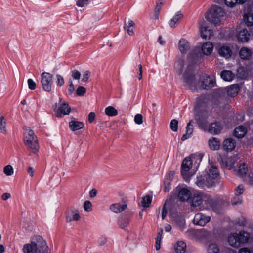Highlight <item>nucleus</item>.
<instances>
[{
	"label": "nucleus",
	"instance_id": "c85d7f7f",
	"mask_svg": "<svg viewBox=\"0 0 253 253\" xmlns=\"http://www.w3.org/2000/svg\"><path fill=\"white\" fill-rule=\"evenodd\" d=\"M213 45L210 42L204 43L201 48V50L204 55H208L211 54L213 50Z\"/></svg>",
	"mask_w": 253,
	"mask_h": 253
},
{
	"label": "nucleus",
	"instance_id": "a211bd4d",
	"mask_svg": "<svg viewBox=\"0 0 253 253\" xmlns=\"http://www.w3.org/2000/svg\"><path fill=\"white\" fill-rule=\"evenodd\" d=\"M71 111L69 104L65 102L61 103L58 109L55 112V115L57 117H62V115H67Z\"/></svg>",
	"mask_w": 253,
	"mask_h": 253
},
{
	"label": "nucleus",
	"instance_id": "c03bdc74",
	"mask_svg": "<svg viewBox=\"0 0 253 253\" xmlns=\"http://www.w3.org/2000/svg\"><path fill=\"white\" fill-rule=\"evenodd\" d=\"M56 83L57 85L59 87L63 86L65 83L63 77L59 74H57L56 76Z\"/></svg>",
	"mask_w": 253,
	"mask_h": 253
},
{
	"label": "nucleus",
	"instance_id": "37998d69",
	"mask_svg": "<svg viewBox=\"0 0 253 253\" xmlns=\"http://www.w3.org/2000/svg\"><path fill=\"white\" fill-rule=\"evenodd\" d=\"M174 221L180 227H182L185 224V220L183 217L181 216H176L174 217Z\"/></svg>",
	"mask_w": 253,
	"mask_h": 253
},
{
	"label": "nucleus",
	"instance_id": "338daca9",
	"mask_svg": "<svg viewBox=\"0 0 253 253\" xmlns=\"http://www.w3.org/2000/svg\"><path fill=\"white\" fill-rule=\"evenodd\" d=\"M247 183L253 185V173L252 174V175L250 174L249 175L248 178L246 179Z\"/></svg>",
	"mask_w": 253,
	"mask_h": 253
},
{
	"label": "nucleus",
	"instance_id": "cd10ccee",
	"mask_svg": "<svg viewBox=\"0 0 253 253\" xmlns=\"http://www.w3.org/2000/svg\"><path fill=\"white\" fill-rule=\"evenodd\" d=\"M247 131L246 127L241 125L235 129L234 134V136L238 138H242L245 136Z\"/></svg>",
	"mask_w": 253,
	"mask_h": 253
},
{
	"label": "nucleus",
	"instance_id": "09e8293b",
	"mask_svg": "<svg viewBox=\"0 0 253 253\" xmlns=\"http://www.w3.org/2000/svg\"><path fill=\"white\" fill-rule=\"evenodd\" d=\"M135 123L140 125L143 123V116L140 114H137L134 117Z\"/></svg>",
	"mask_w": 253,
	"mask_h": 253
},
{
	"label": "nucleus",
	"instance_id": "2eb2a0df",
	"mask_svg": "<svg viewBox=\"0 0 253 253\" xmlns=\"http://www.w3.org/2000/svg\"><path fill=\"white\" fill-rule=\"evenodd\" d=\"M247 171L248 167L246 164L243 163L240 165L239 168L235 170V172H236V174L244 178V180L247 182L246 179L250 174L252 175V174L253 173L252 172H251L247 175Z\"/></svg>",
	"mask_w": 253,
	"mask_h": 253
},
{
	"label": "nucleus",
	"instance_id": "de8ad7c7",
	"mask_svg": "<svg viewBox=\"0 0 253 253\" xmlns=\"http://www.w3.org/2000/svg\"><path fill=\"white\" fill-rule=\"evenodd\" d=\"M92 204L89 201H85L84 203V209L87 212L92 210Z\"/></svg>",
	"mask_w": 253,
	"mask_h": 253
},
{
	"label": "nucleus",
	"instance_id": "8fccbe9b",
	"mask_svg": "<svg viewBox=\"0 0 253 253\" xmlns=\"http://www.w3.org/2000/svg\"><path fill=\"white\" fill-rule=\"evenodd\" d=\"M28 84L29 88L32 90L35 89L36 87V84L35 82L32 79H29L28 80Z\"/></svg>",
	"mask_w": 253,
	"mask_h": 253
},
{
	"label": "nucleus",
	"instance_id": "a19ab883",
	"mask_svg": "<svg viewBox=\"0 0 253 253\" xmlns=\"http://www.w3.org/2000/svg\"><path fill=\"white\" fill-rule=\"evenodd\" d=\"M152 202V198L149 196H146L142 198V204L144 207H149L150 204Z\"/></svg>",
	"mask_w": 253,
	"mask_h": 253
},
{
	"label": "nucleus",
	"instance_id": "774afa93",
	"mask_svg": "<svg viewBox=\"0 0 253 253\" xmlns=\"http://www.w3.org/2000/svg\"><path fill=\"white\" fill-rule=\"evenodd\" d=\"M239 253H251V251L248 248L244 247L240 250Z\"/></svg>",
	"mask_w": 253,
	"mask_h": 253
},
{
	"label": "nucleus",
	"instance_id": "7c9ffc66",
	"mask_svg": "<svg viewBox=\"0 0 253 253\" xmlns=\"http://www.w3.org/2000/svg\"><path fill=\"white\" fill-rule=\"evenodd\" d=\"M220 145V141L218 138L213 137L209 140V146L211 150H217L219 149Z\"/></svg>",
	"mask_w": 253,
	"mask_h": 253
},
{
	"label": "nucleus",
	"instance_id": "f3484780",
	"mask_svg": "<svg viewBox=\"0 0 253 253\" xmlns=\"http://www.w3.org/2000/svg\"><path fill=\"white\" fill-rule=\"evenodd\" d=\"M80 218V216L78 211L74 208H72L66 213V220L67 222H71L72 221H78Z\"/></svg>",
	"mask_w": 253,
	"mask_h": 253
},
{
	"label": "nucleus",
	"instance_id": "0eeeda50",
	"mask_svg": "<svg viewBox=\"0 0 253 253\" xmlns=\"http://www.w3.org/2000/svg\"><path fill=\"white\" fill-rule=\"evenodd\" d=\"M250 238V234L247 232L241 231L238 234H230L228 238L229 244L232 247H238L241 244L248 242Z\"/></svg>",
	"mask_w": 253,
	"mask_h": 253
},
{
	"label": "nucleus",
	"instance_id": "f257e3e1",
	"mask_svg": "<svg viewBox=\"0 0 253 253\" xmlns=\"http://www.w3.org/2000/svg\"><path fill=\"white\" fill-rule=\"evenodd\" d=\"M201 57V53L198 52L197 50H194L188 55L187 57L189 64L183 75V79L184 82L189 86L191 89H193V88L195 89L196 85L192 64L197 63Z\"/></svg>",
	"mask_w": 253,
	"mask_h": 253
},
{
	"label": "nucleus",
	"instance_id": "e433bc0d",
	"mask_svg": "<svg viewBox=\"0 0 253 253\" xmlns=\"http://www.w3.org/2000/svg\"><path fill=\"white\" fill-rule=\"evenodd\" d=\"M129 221H130V218L129 217H127V216L122 217L121 218H120L119 219L118 224H119V226L121 228L124 229L129 224Z\"/></svg>",
	"mask_w": 253,
	"mask_h": 253
},
{
	"label": "nucleus",
	"instance_id": "2f4dec72",
	"mask_svg": "<svg viewBox=\"0 0 253 253\" xmlns=\"http://www.w3.org/2000/svg\"><path fill=\"white\" fill-rule=\"evenodd\" d=\"M134 23L131 20L128 19L127 22H125L124 28L130 36H132L134 34Z\"/></svg>",
	"mask_w": 253,
	"mask_h": 253
},
{
	"label": "nucleus",
	"instance_id": "412c9836",
	"mask_svg": "<svg viewBox=\"0 0 253 253\" xmlns=\"http://www.w3.org/2000/svg\"><path fill=\"white\" fill-rule=\"evenodd\" d=\"M237 158L236 156H233L228 157L224 160L222 159V162L226 168L228 169H232L235 164L237 163Z\"/></svg>",
	"mask_w": 253,
	"mask_h": 253
},
{
	"label": "nucleus",
	"instance_id": "13d9d810",
	"mask_svg": "<svg viewBox=\"0 0 253 253\" xmlns=\"http://www.w3.org/2000/svg\"><path fill=\"white\" fill-rule=\"evenodd\" d=\"M89 0H77L76 5L81 7L84 6L87 4Z\"/></svg>",
	"mask_w": 253,
	"mask_h": 253
},
{
	"label": "nucleus",
	"instance_id": "393cba45",
	"mask_svg": "<svg viewBox=\"0 0 253 253\" xmlns=\"http://www.w3.org/2000/svg\"><path fill=\"white\" fill-rule=\"evenodd\" d=\"M244 21L248 26H251L253 24V13L250 11V8L248 6L247 12L245 13L243 17Z\"/></svg>",
	"mask_w": 253,
	"mask_h": 253
},
{
	"label": "nucleus",
	"instance_id": "dca6fc26",
	"mask_svg": "<svg viewBox=\"0 0 253 253\" xmlns=\"http://www.w3.org/2000/svg\"><path fill=\"white\" fill-rule=\"evenodd\" d=\"M238 41L241 42H247L250 38H253V33L250 32L246 29L240 31L237 35Z\"/></svg>",
	"mask_w": 253,
	"mask_h": 253
},
{
	"label": "nucleus",
	"instance_id": "0e129e2a",
	"mask_svg": "<svg viewBox=\"0 0 253 253\" xmlns=\"http://www.w3.org/2000/svg\"><path fill=\"white\" fill-rule=\"evenodd\" d=\"M166 203H165L162 209V217L163 219H164L167 215V211L166 208Z\"/></svg>",
	"mask_w": 253,
	"mask_h": 253
},
{
	"label": "nucleus",
	"instance_id": "ddd939ff",
	"mask_svg": "<svg viewBox=\"0 0 253 253\" xmlns=\"http://www.w3.org/2000/svg\"><path fill=\"white\" fill-rule=\"evenodd\" d=\"M176 190L178 192L177 197L179 200L186 201L190 200L192 194L187 187L178 186L176 188Z\"/></svg>",
	"mask_w": 253,
	"mask_h": 253
},
{
	"label": "nucleus",
	"instance_id": "49530a36",
	"mask_svg": "<svg viewBox=\"0 0 253 253\" xmlns=\"http://www.w3.org/2000/svg\"><path fill=\"white\" fill-rule=\"evenodd\" d=\"M85 92L86 89L83 86H79L76 90V93L78 96H84Z\"/></svg>",
	"mask_w": 253,
	"mask_h": 253
},
{
	"label": "nucleus",
	"instance_id": "aec40b11",
	"mask_svg": "<svg viewBox=\"0 0 253 253\" xmlns=\"http://www.w3.org/2000/svg\"><path fill=\"white\" fill-rule=\"evenodd\" d=\"M222 128L221 123L219 122H214L211 123L207 127V131L213 134H217L219 133Z\"/></svg>",
	"mask_w": 253,
	"mask_h": 253
},
{
	"label": "nucleus",
	"instance_id": "bb28decb",
	"mask_svg": "<svg viewBox=\"0 0 253 253\" xmlns=\"http://www.w3.org/2000/svg\"><path fill=\"white\" fill-rule=\"evenodd\" d=\"M178 47L181 53L184 54L189 49L190 45L187 40L181 39L179 41Z\"/></svg>",
	"mask_w": 253,
	"mask_h": 253
},
{
	"label": "nucleus",
	"instance_id": "864d4df0",
	"mask_svg": "<svg viewBox=\"0 0 253 253\" xmlns=\"http://www.w3.org/2000/svg\"><path fill=\"white\" fill-rule=\"evenodd\" d=\"M226 5L229 7H233L237 3V0H224Z\"/></svg>",
	"mask_w": 253,
	"mask_h": 253
},
{
	"label": "nucleus",
	"instance_id": "a18cd8bd",
	"mask_svg": "<svg viewBox=\"0 0 253 253\" xmlns=\"http://www.w3.org/2000/svg\"><path fill=\"white\" fill-rule=\"evenodd\" d=\"M178 121L176 119H173L171 121L170 126L171 129L175 132L177 130Z\"/></svg>",
	"mask_w": 253,
	"mask_h": 253
},
{
	"label": "nucleus",
	"instance_id": "69168bd1",
	"mask_svg": "<svg viewBox=\"0 0 253 253\" xmlns=\"http://www.w3.org/2000/svg\"><path fill=\"white\" fill-rule=\"evenodd\" d=\"M95 114L94 112H90L88 115V121L89 123H92L94 120Z\"/></svg>",
	"mask_w": 253,
	"mask_h": 253
},
{
	"label": "nucleus",
	"instance_id": "9b49d317",
	"mask_svg": "<svg viewBox=\"0 0 253 253\" xmlns=\"http://www.w3.org/2000/svg\"><path fill=\"white\" fill-rule=\"evenodd\" d=\"M201 87L203 89L208 90L213 87L216 83L214 79L210 76H202L200 78Z\"/></svg>",
	"mask_w": 253,
	"mask_h": 253
},
{
	"label": "nucleus",
	"instance_id": "79ce46f5",
	"mask_svg": "<svg viewBox=\"0 0 253 253\" xmlns=\"http://www.w3.org/2000/svg\"><path fill=\"white\" fill-rule=\"evenodd\" d=\"M3 172L7 176L12 175L13 174V169L11 165H7L4 167Z\"/></svg>",
	"mask_w": 253,
	"mask_h": 253
},
{
	"label": "nucleus",
	"instance_id": "bf43d9fd",
	"mask_svg": "<svg viewBox=\"0 0 253 253\" xmlns=\"http://www.w3.org/2000/svg\"><path fill=\"white\" fill-rule=\"evenodd\" d=\"M174 171H169L166 176L165 177V180H169V181L171 182L172 179H173V177L174 175Z\"/></svg>",
	"mask_w": 253,
	"mask_h": 253
},
{
	"label": "nucleus",
	"instance_id": "e2e57ef3",
	"mask_svg": "<svg viewBox=\"0 0 253 253\" xmlns=\"http://www.w3.org/2000/svg\"><path fill=\"white\" fill-rule=\"evenodd\" d=\"M107 242V238L105 237L101 236L98 240V244L100 246L104 245Z\"/></svg>",
	"mask_w": 253,
	"mask_h": 253
},
{
	"label": "nucleus",
	"instance_id": "423d86ee",
	"mask_svg": "<svg viewBox=\"0 0 253 253\" xmlns=\"http://www.w3.org/2000/svg\"><path fill=\"white\" fill-rule=\"evenodd\" d=\"M205 99L204 96H201L197 98L194 108L196 109L195 114V119L200 128L204 131L207 130L208 121L207 117L202 114V113L199 112L198 110L202 106V103Z\"/></svg>",
	"mask_w": 253,
	"mask_h": 253
},
{
	"label": "nucleus",
	"instance_id": "603ef678",
	"mask_svg": "<svg viewBox=\"0 0 253 253\" xmlns=\"http://www.w3.org/2000/svg\"><path fill=\"white\" fill-rule=\"evenodd\" d=\"M71 76L74 79L79 80L80 78L81 73L79 71L74 70L71 71Z\"/></svg>",
	"mask_w": 253,
	"mask_h": 253
},
{
	"label": "nucleus",
	"instance_id": "4d7b16f0",
	"mask_svg": "<svg viewBox=\"0 0 253 253\" xmlns=\"http://www.w3.org/2000/svg\"><path fill=\"white\" fill-rule=\"evenodd\" d=\"M170 183L171 182L169 181V180H164V191L165 192H169L170 189Z\"/></svg>",
	"mask_w": 253,
	"mask_h": 253
},
{
	"label": "nucleus",
	"instance_id": "b1692460",
	"mask_svg": "<svg viewBox=\"0 0 253 253\" xmlns=\"http://www.w3.org/2000/svg\"><path fill=\"white\" fill-rule=\"evenodd\" d=\"M84 126V124L82 122H79L76 120L75 118H73L69 122V127L72 131L79 130Z\"/></svg>",
	"mask_w": 253,
	"mask_h": 253
},
{
	"label": "nucleus",
	"instance_id": "052dcab7",
	"mask_svg": "<svg viewBox=\"0 0 253 253\" xmlns=\"http://www.w3.org/2000/svg\"><path fill=\"white\" fill-rule=\"evenodd\" d=\"M70 84L68 87V91L69 95H71L73 92L74 91L75 88L73 84L72 81L71 80H69Z\"/></svg>",
	"mask_w": 253,
	"mask_h": 253
},
{
	"label": "nucleus",
	"instance_id": "1a4fd4ad",
	"mask_svg": "<svg viewBox=\"0 0 253 253\" xmlns=\"http://www.w3.org/2000/svg\"><path fill=\"white\" fill-rule=\"evenodd\" d=\"M41 83L43 89L46 92H50L53 83V75L48 72H42L41 74Z\"/></svg>",
	"mask_w": 253,
	"mask_h": 253
},
{
	"label": "nucleus",
	"instance_id": "ea45409f",
	"mask_svg": "<svg viewBox=\"0 0 253 253\" xmlns=\"http://www.w3.org/2000/svg\"><path fill=\"white\" fill-rule=\"evenodd\" d=\"M219 248L216 244H211L208 248V253H218Z\"/></svg>",
	"mask_w": 253,
	"mask_h": 253
},
{
	"label": "nucleus",
	"instance_id": "3c124183",
	"mask_svg": "<svg viewBox=\"0 0 253 253\" xmlns=\"http://www.w3.org/2000/svg\"><path fill=\"white\" fill-rule=\"evenodd\" d=\"M242 201L241 198L239 196H235L232 198L231 202L232 205H237L241 203Z\"/></svg>",
	"mask_w": 253,
	"mask_h": 253
},
{
	"label": "nucleus",
	"instance_id": "473e14b6",
	"mask_svg": "<svg viewBox=\"0 0 253 253\" xmlns=\"http://www.w3.org/2000/svg\"><path fill=\"white\" fill-rule=\"evenodd\" d=\"M226 89L228 96L234 97L238 93L239 87L237 84H233L229 86Z\"/></svg>",
	"mask_w": 253,
	"mask_h": 253
},
{
	"label": "nucleus",
	"instance_id": "6ab92c4d",
	"mask_svg": "<svg viewBox=\"0 0 253 253\" xmlns=\"http://www.w3.org/2000/svg\"><path fill=\"white\" fill-rule=\"evenodd\" d=\"M217 50L219 54L226 59L230 58L232 55V50L227 45L219 44Z\"/></svg>",
	"mask_w": 253,
	"mask_h": 253
},
{
	"label": "nucleus",
	"instance_id": "5701e85b",
	"mask_svg": "<svg viewBox=\"0 0 253 253\" xmlns=\"http://www.w3.org/2000/svg\"><path fill=\"white\" fill-rule=\"evenodd\" d=\"M127 208L126 204H121L120 203H115L112 204L110 207V209L113 212L116 213H119L124 211Z\"/></svg>",
	"mask_w": 253,
	"mask_h": 253
},
{
	"label": "nucleus",
	"instance_id": "c9c22d12",
	"mask_svg": "<svg viewBox=\"0 0 253 253\" xmlns=\"http://www.w3.org/2000/svg\"><path fill=\"white\" fill-rule=\"evenodd\" d=\"M186 247V244L183 241H178L175 246V250L177 253H184Z\"/></svg>",
	"mask_w": 253,
	"mask_h": 253
},
{
	"label": "nucleus",
	"instance_id": "f704fd0d",
	"mask_svg": "<svg viewBox=\"0 0 253 253\" xmlns=\"http://www.w3.org/2000/svg\"><path fill=\"white\" fill-rule=\"evenodd\" d=\"M183 15L180 12H177L176 15L170 20L169 24L172 28L175 27V25L178 23L179 21L182 19Z\"/></svg>",
	"mask_w": 253,
	"mask_h": 253
},
{
	"label": "nucleus",
	"instance_id": "4be33fe9",
	"mask_svg": "<svg viewBox=\"0 0 253 253\" xmlns=\"http://www.w3.org/2000/svg\"><path fill=\"white\" fill-rule=\"evenodd\" d=\"M239 55L242 59L250 60L252 55V51L247 47H242L239 52Z\"/></svg>",
	"mask_w": 253,
	"mask_h": 253
},
{
	"label": "nucleus",
	"instance_id": "c756f323",
	"mask_svg": "<svg viewBox=\"0 0 253 253\" xmlns=\"http://www.w3.org/2000/svg\"><path fill=\"white\" fill-rule=\"evenodd\" d=\"M191 122L192 121H190L187 125L186 133L182 135L181 137L182 141H185L192 136L193 131V125H191Z\"/></svg>",
	"mask_w": 253,
	"mask_h": 253
},
{
	"label": "nucleus",
	"instance_id": "a878e982",
	"mask_svg": "<svg viewBox=\"0 0 253 253\" xmlns=\"http://www.w3.org/2000/svg\"><path fill=\"white\" fill-rule=\"evenodd\" d=\"M235 141L232 138L225 139L223 143V147L227 151H231L235 147Z\"/></svg>",
	"mask_w": 253,
	"mask_h": 253
},
{
	"label": "nucleus",
	"instance_id": "4c0bfd02",
	"mask_svg": "<svg viewBox=\"0 0 253 253\" xmlns=\"http://www.w3.org/2000/svg\"><path fill=\"white\" fill-rule=\"evenodd\" d=\"M6 121L3 116L0 117V130L1 132L3 134H6Z\"/></svg>",
	"mask_w": 253,
	"mask_h": 253
},
{
	"label": "nucleus",
	"instance_id": "680f3d73",
	"mask_svg": "<svg viewBox=\"0 0 253 253\" xmlns=\"http://www.w3.org/2000/svg\"><path fill=\"white\" fill-rule=\"evenodd\" d=\"M90 76V72L88 70L86 71L83 74V78L82 81L86 82Z\"/></svg>",
	"mask_w": 253,
	"mask_h": 253
},
{
	"label": "nucleus",
	"instance_id": "39448f33",
	"mask_svg": "<svg viewBox=\"0 0 253 253\" xmlns=\"http://www.w3.org/2000/svg\"><path fill=\"white\" fill-rule=\"evenodd\" d=\"M24 129L27 133L25 134L24 138V144L29 150L36 154L39 150L37 138L33 131L29 127L24 126Z\"/></svg>",
	"mask_w": 253,
	"mask_h": 253
},
{
	"label": "nucleus",
	"instance_id": "58836bf2",
	"mask_svg": "<svg viewBox=\"0 0 253 253\" xmlns=\"http://www.w3.org/2000/svg\"><path fill=\"white\" fill-rule=\"evenodd\" d=\"M105 113L109 116H114L118 114L117 110L112 106H108L105 109Z\"/></svg>",
	"mask_w": 253,
	"mask_h": 253
},
{
	"label": "nucleus",
	"instance_id": "6e6d98bb",
	"mask_svg": "<svg viewBox=\"0 0 253 253\" xmlns=\"http://www.w3.org/2000/svg\"><path fill=\"white\" fill-rule=\"evenodd\" d=\"M246 219L243 217L238 218L236 220V224L239 226H244L246 224Z\"/></svg>",
	"mask_w": 253,
	"mask_h": 253
},
{
	"label": "nucleus",
	"instance_id": "20e7f679",
	"mask_svg": "<svg viewBox=\"0 0 253 253\" xmlns=\"http://www.w3.org/2000/svg\"><path fill=\"white\" fill-rule=\"evenodd\" d=\"M225 14V12L222 8L218 5H213L206 13L205 18L208 21L217 26L219 25L221 18L224 17Z\"/></svg>",
	"mask_w": 253,
	"mask_h": 253
},
{
	"label": "nucleus",
	"instance_id": "9d476101",
	"mask_svg": "<svg viewBox=\"0 0 253 253\" xmlns=\"http://www.w3.org/2000/svg\"><path fill=\"white\" fill-rule=\"evenodd\" d=\"M209 195L203 192L196 191L194 192L190 197V202L193 207L199 206L203 201H207L209 198Z\"/></svg>",
	"mask_w": 253,
	"mask_h": 253
},
{
	"label": "nucleus",
	"instance_id": "72a5a7b5",
	"mask_svg": "<svg viewBox=\"0 0 253 253\" xmlns=\"http://www.w3.org/2000/svg\"><path fill=\"white\" fill-rule=\"evenodd\" d=\"M221 78L225 81H231L235 77V74L231 71L223 70L221 73Z\"/></svg>",
	"mask_w": 253,
	"mask_h": 253
},
{
	"label": "nucleus",
	"instance_id": "f03ea898",
	"mask_svg": "<svg viewBox=\"0 0 253 253\" xmlns=\"http://www.w3.org/2000/svg\"><path fill=\"white\" fill-rule=\"evenodd\" d=\"M24 253H50L46 241L40 236H36L32 238L30 244L24 245Z\"/></svg>",
	"mask_w": 253,
	"mask_h": 253
},
{
	"label": "nucleus",
	"instance_id": "7ed1b4c3",
	"mask_svg": "<svg viewBox=\"0 0 253 253\" xmlns=\"http://www.w3.org/2000/svg\"><path fill=\"white\" fill-rule=\"evenodd\" d=\"M219 176V172L216 166H211L206 171L204 176L197 177L196 184L200 188L205 186L210 187L213 186Z\"/></svg>",
	"mask_w": 253,
	"mask_h": 253
},
{
	"label": "nucleus",
	"instance_id": "f8f14e48",
	"mask_svg": "<svg viewBox=\"0 0 253 253\" xmlns=\"http://www.w3.org/2000/svg\"><path fill=\"white\" fill-rule=\"evenodd\" d=\"M200 28L201 36L203 39H210L212 36L213 31L207 25L204 20L200 22Z\"/></svg>",
	"mask_w": 253,
	"mask_h": 253
},
{
	"label": "nucleus",
	"instance_id": "5fc2aeb1",
	"mask_svg": "<svg viewBox=\"0 0 253 253\" xmlns=\"http://www.w3.org/2000/svg\"><path fill=\"white\" fill-rule=\"evenodd\" d=\"M243 187L242 185H239L235 189V195L237 196H239L243 192Z\"/></svg>",
	"mask_w": 253,
	"mask_h": 253
},
{
	"label": "nucleus",
	"instance_id": "6e6552de",
	"mask_svg": "<svg viewBox=\"0 0 253 253\" xmlns=\"http://www.w3.org/2000/svg\"><path fill=\"white\" fill-rule=\"evenodd\" d=\"M193 156L186 157L181 164V173L185 181L187 182L190 178L193 175L194 172H189L192 167Z\"/></svg>",
	"mask_w": 253,
	"mask_h": 253
},
{
	"label": "nucleus",
	"instance_id": "4468645a",
	"mask_svg": "<svg viewBox=\"0 0 253 253\" xmlns=\"http://www.w3.org/2000/svg\"><path fill=\"white\" fill-rule=\"evenodd\" d=\"M211 218L202 213L196 214L193 219L194 224L203 226L210 221Z\"/></svg>",
	"mask_w": 253,
	"mask_h": 253
}]
</instances>
